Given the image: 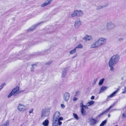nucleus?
I'll return each mask as SVG.
<instances>
[{
	"instance_id": "obj_1",
	"label": "nucleus",
	"mask_w": 126,
	"mask_h": 126,
	"mask_svg": "<svg viewBox=\"0 0 126 126\" xmlns=\"http://www.w3.org/2000/svg\"><path fill=\"white\" fill-rule=\"evenodd\" d=\"M119 60V56L118 55H115L111 57L109 63L111 65L113 64H115L118 62Z\"/></svg>"
},
{
	"instance_id": "obj_2",
	"label": "nucleus",
	"mask_w": 126,
	"mask_h": 126,
	"mask_svg": "<svg viewBox=\"0 0 126 126\" xmlns=\"http://www.w3.org/2000/svg\"><path fill=\"white\" fill-rule=\"evenodd\" d=\"M19 86H16L13 89L10 94L8 95V97L9 98L13 95L14 96H15L18 94L20 93L21 91H19Z\"/></svg>"
},
{
	"instance_id": "obj_3",
	"label": "nucleus",
	"mask_w": 126,
	"mask_h": 126,
	"mask_svg": "<svg viewBox=\"0 0 126 126\" xmlns=\"http://www.w3.org/2000/svg\"><path fill=\"white\" fill-rule=\"evenodd\" d=\"M60 114L59 112L56 111L55 112L53 115V121H57L58 120H63V118L60 117Z\"/></svg>"
},
{
	"instance_id": "obj_4",
	"label": "nucleus",
	"mask_w": 126,
	"mask_h": 126,
	"mask_svg": "<svg viewBox=\"0 0 126 126\" xmlns=\"http://www.w3.org/2000/svg\"><path fill=\"white\" fill-rule=\"evenodd\" d=\"M120 90V89L119 88H118L114 92L110 95L107 96V99L108 100H110V98L115 96L116 95V94L118 93Z\"/></svg>"
},
{
	"instance_id": "obj_5",
	"label": "nucleus",
	"mask_w": 126,
	"mask_h": 126,
	"mask_svg": "<svg viewBox=\"0 0 126 126\" xmlns=\"http://www.w3.org/2000/svg\"><path fill=\"white\" fill-rule=\"evenodd\" d=\"M106 42V39L103 38H100L97 42L99 47L104 44Z\"/></svg>"
},
{
	"instance_id": "obj_6",
	"label": "nucleus",
	"mask_w": 126,
	"mask_h": 126,
	"mask_svg": "<svg viewBox=\"0 0 126 126\" xmlns=\"http://www.w3.org/2000/svg\"><path fill=\"white\" fill-rule=\"evenodd\" d=\"M18 109L20 111H23L26 109V108L23 105L19 104L18 107Z\"/></svg>"
},
{
	"instance_id": "obj_7",
	"label": "nucleus",
	"mask_w": 126,
	"mask_h": 126,
	"mask_svg": "<svg viewBox=\"0 0 126 126\" xmlns=\"http://www.w3.org/2000/svg\"><path fill=\"white\" fill-rule=\"evenodd\" d=\"M70 96V94L68 92L65 93L64 94L63 99L65 102H67Z\"/></svg>"
},
{
	"instance_id": "obj_8",
	"label": "nucleus",
	"mask_w": 126,
	"mask_h": 126,
	"mask_svg": "<svg viewBox=\"0 0 126 126\" xmlns=\"http://www.w3.org/2000/svg\"><path fill=\"white\" fill-rule=\"evenodd\" d=\"M90 125H94L96 124L98 122V121L93 118H90L89 119Z\"/></svg>"
},
{
	"instance_id": "obj_9",
	"label": "nucleus",
	"mask_w": 126,
	"mask_h": 126,
	"mask_svg": "<svg viewBox=\"0 0 126 126\" xmlns=\"http://www.w3.org/2000/svg\"><path fill=\"white\" fill-rule=\"evenodd\" d=\"M74 13H75L76 16H80L83 14L82 12L80 10H76L74 11Z\"/></svg>"
},
{
	"instance_id": "obj_10",
	"label": "nucleus",
	"mask_w": 126,
	"mask_h": 126,
	"mask_svg": "<svg viewBox=\"0 0 126 126\" xmlns=\"http://www.w3.org/2000/svg\"><path fill=\"white\" fill-rule=\"evenodd\" d=\"M46 110L45 109H43L42 111L41 117L42 119H43L45 118L46 116Z\"/></svg>"
},
{
	"instance_id": "obj_11",
	"label": "nucleus",
	"mask_w": 126,
	"mask_h": 126,
	"mask_svg": "<svg viewBox=\"0 0 126 126\" xmlns=\"http://www.w3.org/2000/svg\"><path fill=\"white\" fill-rule=\"evenodd\" d=\"M52 1V0H47L46 1V2L47 1V2L46 3H43V4H42L41 5V6L42 7H44L47 5L48 4H50Z\"/></svg>"
},
{
	"instance_id": "obj_12",
	"label": "nucleus",
	"mask_w": 126,
	"mask_h": 126,
	"mask_svg": "<svg viewBox=\"0 0 126 126\" xmlns=\"http://www.w3.org/2000/svg\"><path fill=\"white\" fill-rule=\"evenodd\" d=\"M83 39L86 41L90 40L92 39V37L91 36L86 35L83 38Z\"/></svg>"
},
{
	"instance_id": "obj_13",
	"label": "nucleus",
	"mask_w": 126,
	"mask_h": 126,
	"mask_svg": "<svg viewBox=\"0 0 126 126\" xmlns=\"http://www.w3.org/2000/svg\"><path fill=\"white\" fill-rule=\"evenodd\" d=\"M81 114L83 116H85L86 114V111L84 109V108L83 107H81Z\"/></svg>"
},
{
	"instance_id": "obj_14",
	"label": "nucleus",
	"mask_w": 126,
	"mask_h": 126,
	"mask_svg": "<svg viewBox=\"0 0 126 126\" xmlns=\"http://www.w3.org/2000/svg\"><path fill=\"white\" fill-rule=\"evenodd\" d=\"M81 24V22L79 20L78 21H76L75 22L74 25L75 27H78ZM78 27H77V28Z\"/></svg>"
},
{
	"instance_id": "obj_15",
	"label": "nucleus",
	"mask_w": 126,
	"mask_h": 126,
	"mask_svg": "<svg viewBox=\"0 0 126 126\" xmlns=\"http://www.w3.org/2000/svg\"><path fill=\"white\" fill-rule=\"evenodd\" d=\"M49 123L48 120L46 119L43 121L42 123V124L44 126H47Z\"/></svg>"
},
{
	"instance_id": "obj_16",
	"label": "nucleus",
	"mask_w": 126,
	"mask_h": 126,
	"mask_svg": "<svg viewBox=\"0 0 126 126\" xmlns=\"http://www.w3.org/2000/svg\"><path fill=\"white\" fill-rule=\"evenodd\" d=\"M97 45L98 44L96 42L92 44L91 45V48L97 47H99Z\"/></svg>"
},
{
	"instance_id": "obj_17",
	"label": "nucleus",
	"mask_w": 126,
	"mask_h": 126,
	"mask_svg": "<svg viewBox=\"0 0 126 126\" xmlns=\"http://www.w3.org/2000/svg\"><path fill=\"white\" fill-rule=\"evenodd\" d=\"M112 106H111L110 107L106 110H105L102 113V114H104L108 112L109 111L110 109L112 107Z\"/></svg>"
},
{
	"instance_id": "obj_18",
	"label": "nucleus",
	"mask_w": 126,
	"mask_h": 126,
	"mask_svg": "<svg viewBox=\"0 0 126 126\" xmlns=\"http://www.w3.org/2000/svg\"><path fill=\"white\" fill-rule=\"evenodd\" d=\"M94 103V101H90L87 103V105L88 106H89L93 104Z\"/></svg>"
},
{
	"instance_id": "obj_19",
	"label": "nucleus",
	"mask_w": 126,
	"mask_h": 126,
	"mask_svg": "<svg viewBox=\"0 0 126 126\" xmlns=\"http://www.w3.org/2000/svg\"><path fill=\"white\" fill-rule=\"evenodd\" d=\"M107 120H105L103 121L100 125V126H103L106 123Z\"/></svg>"
},
{
	"instance_id": "obj_20",
	"label": "nucleus",
	"mask_w": 126,
	"mask_h": 126,
	"mask_svg": "<svg viewBox=\"0 0 126 126\" xmlns=\"http://www.w3.org/2000/svg\"><path fill=\"white\" fill-rule=\"evenodd\" d=\"M73 115L74 118H75L76 120H78L79 119V117L76 114L73 113Z\"/></svg>"
},
{
	"instance_id": "obj_21",
	"label": "nucleus",
	"mask_w": 126,
	"mask_h": 126,
	"mask_svg": "<svg viewBox=\"0 0 126 126\" xmlns=\"http://www.w3.org/2000/svg\"><path fill=\"white\" fill-rule=\"evenodd\" d=\"M52 126H58V124L57 123V121H53Z\"/></svg>"
},
{
	"instance_id": "obj_22",
	"label": "nucleus",
	"mask_w": 126,
	"mask_h": 126,
	"mask_svg": "<svg viewBox=\"0 0 126 126\" xmlns=\"http://www.w3.org/2000/svg\"><path fill=\"white\" fill-rule=\"evenodd\" d=\"M107 88V87L105 86H102L101 88L100 91L101 92H103L105 91Z\"/></svg>"
},
{
	"instance_id": "obj_23",
	"label": "nucleus",
	"mask_w": 126,
	"mask_h": 126,
	"mask_svg": "<svg viewBox=\"0 0 126 126\" xmlns=\"http://www.w3.org/2000/svg\"><path fill=\"white\" fill-rule=\"evenodd\" d=\"M109 66L110 68V70H111V71H113V70H114V68L113 67V66H114L115 64H113V65H111L110 64V63H109Z\"/></svg>"
},
{
	"instance_id": "obj_24",
	"label": "nucleus",
	"mask_w": 126,
	"mask_h": 126,
	"mask_svg": "<svg viewBox=\"0 0 126 126\" xmlns=\"http://www.w3.org/2000/svg\"><path fill=\"white\" fill-rule=\"evenodd\" d=\"M104 80V79L103 78L101 79L99 81V85H102L103 82Z\"/></svg>"
},
{
	"instance_id": "obj_25",
	"label": "nucleus",
	"mask_w": 126,
	"mask_h": 126,
	"mask_svg": "<svg viewBox=\"0 0 126 126\" xmlns=\"http://www.w3.org/2000/svg\"><path fill=\"white\" fill-rule=\"evenodd\" d=\"M76 48H75L73 49L70 52V53L71 54H72L76 52Z\"/></svg>"
},
{
	"instance_id": "obj_26",
	"label": "nucleus",
	"mask_w": 126,
	"mask_h": 126,
	"mask_svg": "<svg viewBox=\"0 0 126 126\" xmlns=\"http://www.w3.org/2000/svg\"><path fill=\"white\" fill-rule=\"evenodd\" d=\"M83 47V46L81 44H79L77 47H76L75 48H76V49L77 48H82Z\"/></svg>"
},
{
	"instance_id": "obj_27",
	"label": "nucleus",
	"mask_w": 126,
	"mask_h": 126,
	"mask_svg": "<svg viewBox=\"0 0 126 126\" xmlns=\"http://www.w3.org/2000/svg\"><path fill=\"white\" fill-rule=\"evenodd\" d=\"M112 25V24L111 23H107V28L108 29L109 27L111 26Z\"/></svg>"
},
{
	"instance_id": "obj_28",
	"label": "nucleus",
	"mask_w": 126,
	"mask_h": 126,
	"mask_svg": "<svg viewBox=\"0 0 126 126\" xmlns=\"http://www.w3.org/2000/svg\"><path fill=\"white\" fill-rule=\"evenodd\" d=\"M60 120H58L57 121V123H58V125H59L60 126L62 124V122L60 121Z\"/></svg>"
},
{
	"instance_id": "obj_29",
	"label": "nucleus",
	"mask_w": 126,
	"mask_h": 126,
	"mask_svg": "<svg viewBox=\"0 0 126 126\" xmlns=\"http://www.w3.org/2000/svg\"><path fill=\"white\" fill-rule=\"evenodd\" d=\"M81 107H83V108L84 107L86 109H87L88 108V107L87 106H86L85 105H83L82 103V105L81 106Z\"/></svg>"
},
{
	"instance_id": "obj_30",
	"label": "nucleus",
	"mask_w": 126,
	"mask_h": 126,
	"mask_svg": "<svg viewBox=\"0 0 126 126\" xmlns=\"http://www.w3.org/2000/svg\"><path fill=\"white\" fill-rule=\"evenodd\" d=\"M126 117V113L125 114L123 113L122 115V118H125Z\"/></svg>"
},
{
	"instance_id": "obj_31",
	"label": "nucleus",
	"mask_w": 126,
	"mask_h": 126,
	"mask_svg": "<svg viewBox=\"0 0 126 126\" xmlns=\"http://www.w3.org/2000/svg\"><path fill=\"white\" fill-rule=\"evenodd\" d=\"M76 14L75 13H74H74L71 14V16L72 17H74L75 16H76Z\"/></svg>"
},
{
	"instance_id": "obj_32",
	"label": "nucleus",
	"mask_w": 126,
	"mask_h": 126,
	"mask_svg": "<svg viewBox=\"0 0 126 126\" xmlns=\"http://www.w3.org/2000/svg\"><path fill=\"white\" fill-rule=\"evenodd\" d=\"M126 93V88L125 87L124 91L122 92V93L124 94Z\"/></svg>"
},
{
	"instance_id": "obj_33",
	"label": "nucleus",
	"mask_w": 126,
	"mask_h": 126,
	"mask_svg": "<svg viewBox=\"0 0 126 126\" xmlns=\"http://www.w3.org/2000/svg\"><path fill=\"white\" fill-rule=\"evenodd\" d=\"M5 84H3L1 86H0V91L1 90L2 88L4 87V85H5Z\"/></svg>"
},
{
	"instance_id": "obj_34",
	"label": "nucleus",
	"mask_w": 126,
	"mask_h": 126,
	"mask_svg": "<svg viewBox=\"0 0 126 126\" xmlns=\"http://www.w3.org/2000/svg\"><path fill=\"white\" fill-rule=\"evenodd\" d=\"M77 99V98L76 97H74L73 98V100L74 101H76Z\"/></svg>"
},
{
	"instance_id": "obj_35",
	"label": "nucleus",
	"mask_w": 126,
	"mask_h": 126,
	"mask_svg": "<svg viewBox=\"0 0 126 126\" xmlns=\"http://www.w3.org/2000/svg\"><path fill=\"white\" fill-rule=\"evenodd\" d=\"M61 106L62 108H65V106L64 104H61Z\"/></svg>"
},
{
	"instance_id": "obj_36",
	"label": "nucleus",
	"mask_w": 126,
	"mask_h": 126,
	"mask_svg": "<svg viewBox=\"0 0 126 126\" xmlns=\"http://www.w3.org/2000/svg\"><path fill=\"white\" fill-rule=\"evenodd\" d=\"M33 110V109H32L31 110H30L29 111V113H31L32 112Z\"/></svg>"
},
{
	"instance_id": "obj_37",
	"label": "nucleus",
	"mask_w": 126,
	"mask_h": 126,
	"mask_svg": "<svg viewBox=\"0 0 126 126\" xmlns=\"http://www.w3.org/2000/svg\"><path fill=\"white\" fill-rule=\"evenodd\" d=\"M94 96H92L91 97V99H94Z\"/></svg>"
},
{
	"instance_id": "obj_38",
	"label": "nucleus",
	"mask_w": 126,
	"mask_h": 126,
	"mask_svg": "<svg viewBox=\"0 0 126 126\" xmlns=\"http://www.w3.org/2000/svg\"><path fill=\"white\" fill-rule=\"evenodd\" d=\"M110 116V114H109L108 115V117H109Z\"/></svg>"
}]
</instances>
